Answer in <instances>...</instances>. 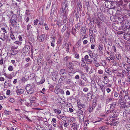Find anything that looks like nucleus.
Listing matches in <instances>:
<instances>
[{"instance_id": "1", "label": "nucleus", "mask_w": 130, "mask_h": 130, "mask_svg": "<svg viewBox=\"0 0 130 130\" xmlns=\"http://www.w3.org/2000/svg\"><path fill=\"white\" fill-rule=\"evenodd\" d=\"M62 9L60 11V14L61 15H67L68 6L67 4L63 3Z\"/></svg>"}, {"instance_id": "2", "label": "nucleus", "mask_w": 130, "mask_h": 130, "mask_svg": "<svg viewBox=\"0 0 130 130\" xmlns=\"http://www.w3.org/2000/svg\"><path fill=\"white\" fill-rule=\"evenodd\" d=\"M122 64L123 67L126 70V71L123 70L122 71V73H123V74L125 77V76L127 77L129 76L130 75L129 72L130 71V67L127 66L126 67V63L125 62H123Z\"/></svg>"}, {"instance_id": "3", "label": "nucleus", "mask_w": 130, "mask_h": 130, "mask_svg": "<svg viewBox=\"0 0 130 130\" xmlns=\"http://www.w3.org/2000/svg\"><path fill=\"white\" fill-rule=\"evenodd\" d=\"M77 103L78 109L77 110L76 114L78 116V118L79 120H81V118L80 115L81 114V110L80 109L81 108V102L80 99H78L77 101Z\"/></svg>"}, {"instance_id": "4", "label": "nucleus", "mask_w": 130, "mask_h": 130, "mask_svg": "<svg viewBox=\"0 0 130 130\" xmlns=\"http://www.w3.org/2000/svg\"><path fill=\"white\" fill-rule=\"evenodd\" d=\"M113 111H112L111 114L109 115V120L111 121L117 120V117L118 115V112Z\"/></svg>"}, {"instance_id": "5", "label": "nucleus", "mask_w": 130, "mask_h": 130, "mask_svg": "<svg viewBox=\"0 0 130 130\" xmlns=\"http://www.w3.org/2000/svg\"><path fill=\"white\" fill-rule=\"evenodd\" d=\"M25 89L27 93L29 94H31L34 92L33 87L29 84H27L26 85Z\"/></svg>"}, {"instance_id": "6", "label": "nucleus", "mask_w": 130, "mask_h": 130, "mask_svg": "<svg viewBox=\"0 0 130 130\" xmlns=\"http://www.w3.org/2000/svg\"><path fill=\"white\" fill-rule=\"evenodd\" d=\"M55 92L57 94L60 93L61 94H62L64 93V91L60 89V87L58 85H57L55 87Z\"/></svg>"}, {"instance_id": "7", "label": "nucleus", "mask_w": 130, "mask_h": 130, "mask_svg": "<svg viewBox=\"0 0 130 130\" xmlns=\"http://www.w3.org/2000/svg\"><path fill=\"white\" fill-rule=\"evenodd\" d=\"M16 88L17 89L16 90V91L18 95H20L22 94L24 91V90L23 89H18V86H17Z\"/></svg>"}, {"instance_id": "8", "label": "nucleus", "mask_w": 130, "mask_h": 130, "mask_svg": "<svg viewBox=\"0 0 130 130\" xmlns=\"http://www.w3.org/2000/svg\"><path fill=\"white\" fill-rule=\"evenodd\" d=\"M96 103L95 102H93L92 104V106H90L89 109V112H91L92 110L94 109L96 106Z\"/></svg>"}, {"instance_id": "9", "label": "nucleus", "mask_w": 130, "mask_h": 130, "mask_svg": "<svg viewBox=\"0 0 130 130\" xmlns=\"http://www.w3.org/2000/svg\"><path fill=\"white\" fill-rule=\"evenodd\" d=\"M82 67H83V70H86V72H88L89 69L88 66L86 65L85 63L84 62L82 61Z\"/></svg>"}, {"instance_id": "10", "label": "nucleus", "mask_w": 130, "mask_h": 130, "mask_svg": "<svg viewBox=\"0 0 130 130\" xmlns=\"http://www.w3.org/2000/svg\"><path fill=\"white\" fill-rule=\"evenodd\" d=\"M0 36L1 39L3 41L6 40L8 37L7 35L4 33H1Z\"/></svg>"}, {"instance_id": "11", "label": "nucleus", "mask_w": 130, "mask_h": 130, "mask_svg": "<svg viewBox=\"0 0 130 130\" xmlns=\"http://www.w3.org/2000/svg\"><path fill=\"white\" fill-rule=\"evenodd\" d=\"M124 38L126 40L130 41V34L128 33H125L124 35Z\"/></svg>"}, {"instance_id": "12", "label": "nucleus", "mask_w": 130, "mask_h": 130, "mask_svg": "<svg viewBox=\"0 0 130 130\" xmlns=\"http://www.w3.org/2000/svg\"><path fill=\"white\" fill-rule=\"evenodd\" d=\"M45 35L44 34H42L40 36L38 40L39 41L43 42L45 39Z\"/></svg>"}, {"instance_id": "13", "label": "nucleus", "mask_w": 130, "mask_h": 130, "mask_svg": "<svg viewBox=\"0 0 130 130\" xmlns=\"http://www.w3.org/2000/svg\"><path fill=\"white\" fill-rule=\"evenodd\" d=\"M115 58L113 56L110 57L109 61L112 60V63L114 66H116L117 64L116 61L115 60Z\"/></svg>"}, {"instance_id": "14", "label": "nucleus", "mask_w": 130, "mask_h": 130, "mask_svg": "<svg viewBox=\"0 0 130 130\" xmlns=\"http://www.w3.org/2000/svg\"><path fill=\"white\" fill-rule=\"evenodd\" d=\"M71 128L73 130H77L78 129V126L77 124L74 123L72 124Z\"/></svg>"}, {"instance_id": "15", "label": "nucleus", "mask_w": 130, "mask_h": 130, "mask_svg": "<svg viewBox=\"0 0 130 130\" xmlns=\"http://www.w3.org/2000/svg\"><path fill=\"white\" fill-rule=\"evenodd\" d=\"M10 22L12 25H14L17 22L15 19V18H14V17L13 16L11 19Z\"/></svg>"}, {"instance_id": "16", "label": "nucleus", "mask_w": 130, "mask_h": 130, "mask_svg": "<svg viewBox=\"0 0 130 130\" xmlns=\"http://www.w3.org/2000/svg\"><path fill=\"white\" fill-rule=\"evenodd\" d=\"M117 103L116 102H113L111 104H110L111 106L112 110L113 111L114 109L116 107Z\"/></svg>"}, {"instance_id": "17", "label": "nucleus", "mask_w": 130, "mask_h": 130, "mask_svg": "<svg viewBox=\"0 0 130 130\" xmlns=\"http://www.w3.org/2000/svg\"><path fill=\"white\" fill-rule=\"evenodd\" d=\"M30 47L29 45H26L25 47L23 48L24 52H28L30 49Z\"/></svg>"}, {"instance_id": "18", "label": "nucleus", "mask_w": 130, "mask_h": 130, "mask_svg": "<svg viewBox=\"0 0 130 130\" xmlns=\"http://www.w3.org/2000/svg\"><path fill=\"white\" fill-rule=\"evenodd\" d=\"M124 90H122L120 91L119 93V97L122 98L124 97Z\"/></svg>"}, {"instance_id": "19", "label": "nucleus", "mask_w": 130, "mask_h": 130, "mask_svg": "<svg viewBox=\"0 0 130 130\" xmlns=\"http://www.w3.org/2000/svg\"><path fill=\"white\" fill-rule=\"evenodd\" d=\"M14 43L15 44H17L18 45V46H17L15 47H14V46H13L12 47L15 49H17L19 46L21 45L22 43V42L19 41H16L14 42Z\"/></svg>"}, {"instance_id": "20", "label": "nucleus", "mask_w": 130, "mask_h": 130, "mask_svg": "<svg viewBox=\"0 0 130 130\" xmlns=\"http://www.w3.org/2000/svg\"><path fill=\"white\" fill-rule=\"evenodd\" d=\"M62 20H59L57 22L56 24L59 27H60L63 25V23L62 21Z\"/></svg>"}, {"instance_id": "21", "label": "nucleus", "mask_w": 130, "mask_h": 130, "mask_svg": "<svg viewBox=\"0 0 130 130\" xmlns=\"http://www.w3.org/2000/svg\"><path fill=\"white\" fill-rule=\"evenodd\" d=\"M63 16L62 20L63 21L62 22L63 24L67 22V15H61Z\"/></svg>"}, {"instance_id": "22", "label": "nucleus", "mask_w": 130, "mask_h": 130, "mask_svg": "<svg viewBox=\"0 0 130 130\" xmlns=\"http://www.w3.org/2000/svg\"><path fill=\"white\" fill-rule=\"evenodd\" d=\"M127 105L125 104H124L123 105H122L120 107V109L122 110H126L127 109Z\"/></svg>"}, {"instance_id": "23", "label": "nucleus", "mask_w": 130, "mask_h": 130, "mask_svg": "<svg viewBox=\"0 0 130 130\" xmlns=\"http://www.w3.org/2000/svg\"><path fill=\"white\" fill-rule=\"evenodd\" d=\"M52 122L53 126L54 127H56L57 125L56 119L54 118H53L52 120Z\"/></svg>"}, {"instance_id": "24", "label": "nucleus", "mask_w": 130, "mask_h": 130, "mask_svg": "<svg viewBox=\"0 0 130 130\" xmlns=\"http://www.w3.org/2000/svg\"><path fill=\"white\" fill-rule=\"evenodd\" d=\"M68 25L67 24H65L64 26H63L62 28V29L61 30V31L63 33L66 30V29L68 28Z\"/></svg>"}, {"instance_id": "25", "label": "nucleus", "mask_w": 130, "mask_h": 130, "mask_svg": "<svg viewBox=\"0 0 130 130\" xmlns=\"http://www.w3.org/2000/svg\"><path fill=\"white\" fill-rule=\"evenodd\" d=\"M36 99V98L34 96H31V97L29 99L30 101V103L32 104L34 102L35 100Z\"/></svg>"}, {"instance_id": "26", "label": "nucleus", "mask_w": 130, "mask_h": 130, "mask_svg": "<svg viewBox=\"0 0 130 130\" xmlns=\"http://www.w3.org/2000/svg\"><path fill=\"white\" fill-rule=\"evenodd\" d=\"M32 27L30 24H28L26 27V29L27 31H29L31 30Z\"/></svg>"}, {"instance_id": "27", "label": "nucleus", "mask_w": 130, "mask_h": 130, "mask_svg": "<svg viewBox=\"0 0 130 130\" xmlns=\"http://www.w3.org/2000/svg\"><path fill=\"white\" fill-rule=\"evenodd\" d=\"M120 98L119 100V102L121 104H122L125 103V101H124V98L123 97L122 98Z\"/></svg>"}, {"instance_id": "28", "label": "nucleus", "mask_w": 130, "mask_h": 130, "mask_svg": "<svg viewBox=\"0 0 130 130\" xmlns=\"http://www.w3.org/2000/svg\"><path fill=\"white\" fill-rule=\"evenodd\" d=\"M100 87L103 93H104L105 91V88L104 86L103 85H100Z\"/></svg>"}, {"instance_id": "29", "label": "nucleus", "mask_w": 130, "mask_h": 130, "mask_svg": "<svg viewBox=\"0 0 130 130\" xmlns=\"http://www.w3.org/2000/svg\"><path fill=\"white\" fill-rule=\"evenodd\" d=\"M105 109L106 110H112L111 106L110 104L107 105H106Z\"/></svg>"}, {"instance_id": "30", "label": "nucleus", "mask_w": 130, "mask_h": 130, "mask_svg": "<svg viewBox=\"0 0 130 130\" xmlns=\"http://www.w3.org/2000/svg\"><path fill=\"white\" fill-rule=\"evenodd\" d=\"M51 38L52 39V42L55 43V35H51Z\"/></svg>"}, {"instance_id": "31", "label": "nucleus", "mask_w": 130, "mask_h": 130, "mask_svg": "<svg viewBox=\"0 0 130 130\" xmlns=\"http://www.w3.org/2000/svg\"><path fill=\"white\" fill-rule=\"evenodd\" d=\"M53 110L54 112L60 114L61 113V111L59 109H53Z\"/></svg>"}, {"instance_id": "32", "label": "nucleus", "mask_w": 130, "mask_h": 130, "mask_svg": "<svg viewBox=\"0 0 130 130\" xmlns=\"http://www.w3.org/2000/svg\"><path fill=\"white\" fill-rule=\"evenodd\" d=\"M92 94L90 93H89L87 94V98L89 100H90L92 98Z\"/></svg>"}, {"instance_id": "33", "label": "nucleus", "mask_w": 130, "mask_h": 130, "mask_svg": "<svg viewBox=\"0 0 130 130\" xmlns=\"http://www.w3.org/2000/svg\"><path fill=\"white\" fill-rule=\"evenodd\" d=\"M10 37L11 38V39L13 40H15V37L14 36V35L13 34L12 32V30L10 31Z\"/></svg>"}, {"instance_id": "34", "label": "nucleus", "mask_w": 130, "mask_h": 130, "mask_svg": "<svg viewBox=\"0 0 130 130\" xmlns=\"http://www.w3.org/2000/svg\"><path fill=\"white\" fill-rule=\"evenodd\" d=\"M112 100V98L111 97H109L106 100V104L109 103Z\"/></svg>"}, {"instance_id": "35", "label": "nucleus", "mask_w": 130, "mask_h": 130, "mask_svg": "<svg viewBox=\"0 0 130 130\" xmlns=\"http://www.w3.org/2000/svg\"><path fill=\"white\" fill-rule=\"evenodd\" d=\"M66 73V71L64 69H61L60 70V75H63Z\"/></svg>"}, {"instance_id": "36", "label": "nucleus", "mask_w": 130, "mask_h": 130, "mask_svg": "<svg viewBox=\"0 0 130 130\" xmlns=\"http://www.w3.org/2000/svg\"><path fill=\"white\" fill-rule=\"evenodd\" d=\"M104 80L103 81V83L105 84H107L108 82V80L107 79V76H105L104 77Z\"/></svg>"}, {"instance_id": "37", "label": "nucleus", "mask_w": 130, "mask_h": 130, "mask_svg": "<svg viewBox=\"0 0 130 130\" xmlns=\"http://www.w3.org/2000/svg\"><path fill=\"white\" fill-rule=\"evenodd\" d=\"M105 126H101L99 128V129L100 130H106L107 128Z\"/></svg>"}, {"instance_id": "38", "label": "nucleus", "mask_w": 130, "mask_h": 130, "mask_svg": "<svg viewBox=\"0 0 130 130\" xmlns=\"http://www.w3.org/2000/svg\"><path fill=\"white\" fill-rule=\"evenodd\" d=\"M89 121L88 120H86L85 121L84 125V128H86L87 125L89 124Z\"/></svg>"}, {"instance_id": "39", "label": "nucleus", "mask_w": 130, "mask_h": 130, "mask_svg": "<svg viewBox=\"0 0 130 130\" xmlns=\"http://www.w3.org/2000/svg\"><path fill=\"white\" fill-rule=\"evenodd\" d=\"M17 22H19L21 20V17L19 16L17 18H15Z\"/></svg>"}, {"instance_id": "40", "label": "nucleus", "mask_w": 130, "mask_h": 130, "mask_svg": "<svg viewBox=\"0 0 130 130\" xmlns=\"http://www.w3.org/2000/svg\"><path fill=\"white\" fill-rule=\"evenodd\" d=\"M73 64L71 62H69V64L68 65V67L70 69H72Z\"/></svg>"}, {"instance_id": "41", "label": "nucleus", "mask_w": 130, "mask_h": 130, "mask_svg": "<svg viewBox=\"0 0 130 130\" xmlns=\"http://www.w3.org/2000/svg\"><path fill=\"white\" fill-rule=\"evenodd\" d=\"M65 80L64 78L62 76H61L60 77V78L59 79V82H62L63 81H64Z\"/></svg>"}, {"instance_id": "42", "label": "nucleus", "mask_w": 130, "mask_h": 130, "mask_svg": "<svg viewBox=\"0 0 130 130\" xmlns=\"http://www.w3.org/2000/svg\"><path fill=\"white\" fill-rule=\"evenodd\" d=\"M117 3L118 4L122 6L123 3V1L122 0H119V1L117 0Z\"/></svg>"}, {"instance_id": "43", "label": "nucleus", "mask_w": 130, "mask_h": 130, "mask_svg": "<svg viewBox=\"0 0 130 130\" xmlns=\"http://www.w3.org/2000/svg\"><path fill=\"white\" fill-rule=\"evenodd\" d=\"M63 47H65V48H69V46L68 44L67 43H66L64 45H63Z\"/></svg>"}, {"instance_id": "44", "label": "nucleus", "mask_w": 130, "mask_h": 130, "mask_svg": "<svg viewBox=\"0 0 130 130\" xmlns=\"http://www.w3.org/2000/svg\"><path fill=\"white\" fill-rule=\"evenodd\" d=\"M13 67L12 66H9L8 68V70L10 71H12L13 70Z\"/></svg>"}, {"instance_id": "45", "label": "nucleus", "mask_w": 130, "mask_h": 130, "mask_svg": "<svg viewBox=\"0 0 130 130\" xmlns=\"http://www.w3.org/2000/svg\"><path fill=\"white\" fill-rule=\"evenodd\" d=\"M116 58L118 60L120 61L121 60V55L120 54H119L118 56H116Z\"/></svg>"}, {"instance_id": "46", "label": "nucleus", "mask_w": 130, "mask_h": 130, "mask_svg": "<svg viewBox=\"0 0 130 130\" xmlns=\"http://www.w3.org/2000/svg\"><path fill=\"white\" fill-rule=\"evenodd\" d=\"M114 96L115 97H117L119 95V93L116 92H114Z\"/></svg>"}, {"instance_id": "47", "label": "nucleus", "mask_w": 130, "mask_h": 130, "mask_svg": "<svg viewBox=\"0 0 130 130\" xmlns=\"http://www.w3.org/2000/svg\"><path fill=\"white\" fill-rule=\"evenodd\" d=\"M116 120H115V121H113H113L114 126H116L118 125L119 122L117 121H116Z\"/></svg>"}, {"instance_id": "48", "label": "nucleus", "mask_w": 130, "mask_h": 130, "mask_svg": "<svg viewBox=\"0 0 130 130\" xmlns=\"http://www.w3.org/2000/svg\"><path fill=\"white\" fill-rule=\"evenodd\" d=\"M80 40L78 41L76 44V46L77 47H79L80 45Z\"/></svg>"}, {"instance_id": "49", "label": "nucleus", "mask_w": 130, "mask_h": 130, "mask_svg": "<svg viewBox=\"0 0 130 130\" xmlns=\"http://www.w3.org/2000/svg\"><path fill=\"white\" fill-rule=\"evenodd\" d=\"M82 30H83V35H85L86 32V30L85 27H83L82 28Z\"/></svg>"}, {"instance_id": "50", "label": "nucleus", "mask_w": 130, "mask_h": 130, "mask_svg": "<svg viewBox=\"0 0 130 130\" xmlns=\"http://www.w3.org/2000/svg\"><path fill=\"white\" fill-rule=\"evenodd\" d=\"M118 76H119L123 78H124L125 77V76L123 74V73H122V72L121 73L119 74V75H118Z\"/></svg>"}, {"instance_id": "51", "label": "nucleus", "mask_w": 130, "mask_h": 130, "mask_svg": "<svg viewBox=\"0 0 130 130\" xmlns=\"http://www.w3.org/2000/svg\"><path fill=\"white\" fill-rule=\"evenodd\" d=\"M25 104L28 107L31 106L32 105V104H31L30 103H28V102H26L25 103Z\"/></svg>"}, {"instance_id": "52", "label": "nucleus", "mask_w": 130, "mask_h": 130, "mask_svg": "<svg viewBox=\"0 0 130 130\" xmlns=\"http://www.w3.org/2000/svg\"><path fill=\"white\" fill-rule=\"evenodd\" d=\"M4 113L5 114V115H9L11 113L10 112L7 111V110H5L4 111Z\"/></svg>"}, {"instance_id": "53", "label": "nucleus", "mask_w": 130, "mask_h": 130, "mask_svg": "<svg viewBox=\"0 0 130 130\" xmlns=\"http://www.w3.org/2000/svg\"><path fill=\"white\" fill-rule=\"evenodd\" d=\"M8 100L11 103L13 102L14 101V99L10 98H9L8 99Z\"/></svg>"}, {"instance_id": "54", "label": "nucleus", "mask_w": 130, "mask_h": 130, "mask_svg": "<svg viewBox=\"0 0 130 130\" xmlns=\"http://www.w3.org/2000/svg\"><path fill=\"white\" fill-rule=\"evenodd\" d=\"M38 19H36L34 21V25H36L38 22Z\"/></svg>"}, {"instance_id": "55", "label": "nucleus", "mask_w": 130, "mask_h": 130, "mask_svg": "<svg viewBox=\"0 0 130 130\" xmlns=\"http://www.w3.org/2000/svg\"><path fill=\"white\" fill-rule=\"evenodd\" d=\"M9 83V81L8 80H6L4 83V85H6V86Z\"/></svg>"}, {"instance_id": "56", "label": "nucleus", "mask_w": 130, "mask_h": 130, "mask_svg": "<svg viewBox=\"0 0 130 130\" xmlns=\"http://www.w3.org/2000/svg\"><path fill=\"white\" fill-rule=\"evenodd\" d=\"M124 93L125 94V95L124 96V98L126 96L127 97L128 96V94L127 91L125 90Z\"/></svg>"}, {"instance_id": "57", "label": "nucleus", "mask_w": 130, "mask_h": 130, "mask_svg": "<svg viewBox=\"0 0 130 130\" xmlns=\"http://www.w3.org/2000/svg\"><path fill=\"white\" fill-rule=\"evenodd\" d=\"M103 48V45H100L99 47V50L101 51Z\"/></svg>"}, {"instance_id": "58", "label": "nucleus", "mask_w": 130, "mask_h": 130, "mask_svg": "<svg viewBox=\"0 0 130 130\" xmlns=\"http://www.w3.org/2000/svg\"><path fill=\"white\" fill-rule=\"evenodd\" d=\"M101 121V118H98V120H96V121H94V122H93L94 123H96L97 122H100V121Z\"/></svg>"}, {"instance_id": "59", "label": "nucleus", "mask_w": 130, "mask_h": 130, "mask_svg": "<svg viewBox=\"0 0 130 130\" xmlns=\"http://www.w3.org/2000/svg\"><path fill=\"white\" fill-rule=\"evenodd\" d=\"M46 90V89H45L44 88H43L42 90V91H40V92L41 93L44 94V93H43V92L45 91Z\"/></svg>"}, {"instance_id": "60", "label": "nucleus", "mask_w": 130, "mask_h": 130, "mask_svg": "<svg viewBox=\"0 0 130 130\" xmlns=\"http://www.w3.org/2000/svg\"><path fill=\"white\" fill-rule=\"evenodd\" d=\"M98 73L100 74H102L103 73V71L102 70H99L98 71Z\"/></svg>"}, {"instance_id": "61", "label": "nucleus", "mask_w": 130, "mask_h": 130, "mask_svg": "<svg viewBox=\"0 0 130 130\" xmlns=\"http://www.w3.org/2000/svg\"><path fill=\"white\" fill-rule=\"evenodd\" d=\"M76 29L75 28H73L72 29V33L73 34H74L76 32Z\"/></svg>"}, {"instance_id": "62", "label": "nucleus", "mask_w": 130, "mask_h": 130, "mask_svg": "<svg viewBox=\"0 0 130 130\" xmlns=\"http://www.w3.org/2000/svg\"><path fill=\"white\" fill-rule=\"evenodd\" d=\"M126 104H127V105H126L127 107L128 108L130 106V101L129 102H127L126 103Z\"/></svg>"}, {"instance_id": "63", "label": "nucleus", "mask_w": 130, "mask_h": 130, "mask_svg": "<svg viewBox=\"0 0 130 130\" xmlns=\"http://www.w3.org/2000/svg\"><path fill=\"white\" fill-rule=\"evenodd\" d=\"M127 78V80L128 82L129 83V84H130V75H129V76H128Z\"/></svg>"}, {"instance_id": "64", "label": "nucleus", "mask_w": 130, "mask_h": 130, "mask_svg": "<svg viewBox=\"0 0 130 130\" xmlns=\"http://www.w3.org/2000/svg\"><path fill=\"white\" fill-rule=\"evenodd\" d=\"M70 58V57L68 56H66L65 57L64 59V61H66L68 60V58Z\"/></svg>"}]
</instances>
